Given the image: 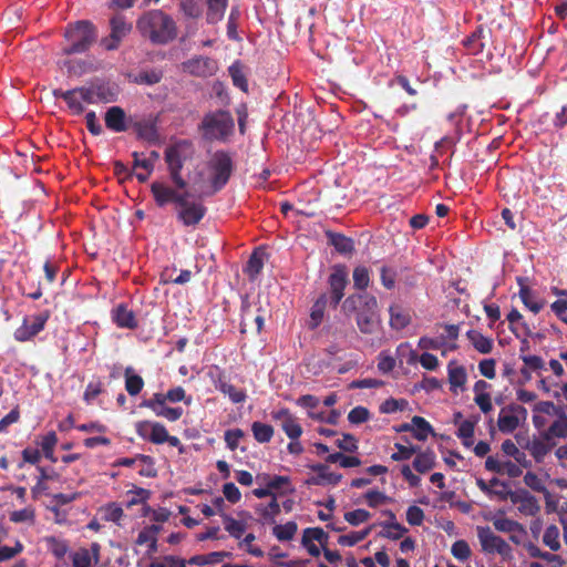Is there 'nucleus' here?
<instances>
[{"label":"nucleus","instance_id":"obj_31","mask_svg":"<svg viewBox=\"0 0 567 567\" xmlns=\"http://www.w3.org/2000/svg\"><path fill=\"white\" fill-rule=\"evenodd\" d=\"M493 526L497 532L501 533H519L526 535V530L523 525L516 520L509 519L504 516H495L492 519Z\"/></svg>","mask_w":567,"mask_h":567},{"label":"nucleus","instance_id":"obj_23","mask_svg":"<svg viewBox=\"0 0 567 567\" xmlns=\"http://www.w3.org/2000/svg\"><path fill=\"white\" fill-rule=\"evenodd\" d=\"M264 485H267L271 493L287 494L293 491L288 476H270L264 474L257 477Z\"/></svg>","mask_w":567,"mask_h":567},{"label":"nucleus","instance_id":"obj_8","mask_svg":"<svg viewBox=\"0 0 567 567\" xmlns=\"http://www.w3.org/2000/svg\"><path fill=\"white\" fill-rule=\"evenodd\" d=\"M536 411L544 412L554 419L543 433L545 440L567 437V415L561 408L550 401H542L536 403Z\"/></svg>","mask_w":567,"mask_h":567},{"label":"nucleus","instance_id":"obj_41","mask_svg":"<svg viewBox=\"0 0 567 567\" xmlns=\"http://www.w3.org/2000/svg\"><path fill=\"white\" fill-rule=\"evenodd\" d=\"M101 516L106 522H112L120 525L121 519L124 517L123 508L116 503H110L100 509Z\"/></svg>","mask_w":567,"mask_h":567},{"label":"nucleus","instance_id":"obj_52","mask_svg":"<svg viewBox=\"0 0 567 567\" xmlns=\"http://www.w3.org/2000/svg\"><path fill=\"white\" fill-rule=\"evenodd\" d=\"M281 429L290 440H297L302 434V427L293 415L281 423Z\"/></svg>","mask_w":567,"mask_h":567},{"label":"nucleus","instance_id":"obj_36","mask_svg":"<svg viewBox=\"0 0 567 567\" xmlns=\"http://www.w3.org/2000/svg\"><path fill=\"white\" fill-rule=\"evenodd\" d=\"M326 306H327V296L326 295H321L313 303V306L311 307V311H310V319H309V327L311 329H316L320 326V323L322 322L323 320V316H324V310H326Z\"/></svg>","mask_w":567,"mask_h":567},{"label":"nucleus","instance_id":"obj_22","mask_svg":"<svg viewBox=\"0 0 567 567\" xmlns=\"http://www.w3.org/2000/svg\"><path fill=\"white\" fill-rule=\"evenodd\" d=\"M386 515L389 516V520L381 523V536L392 540H398L408 533V528L396 522V517L391 511H388Z\"/></svg>","mask_w":567,"mask_h":567},{"label":"nucleus","instance_id":"obj_58","mask_svg":"<svg viewBox=\"0 0 567 567\" xmlns=\"http://www.w3.org/2000/svg\"><path fill=\"white\" fill-rule=\"evenodd\" d=\"M443 346H445L444 337L439 338H430L422 337L419 339L417 347L422 350H440Z\"/></svg>","mask_w":567,"mask_h":567},{"label":"nucleus","instance_id":"obj_10","mask_svg":"<svg viewBox=\"0 0 567 567\" xmlns=\"http://www.w3.org/2000/svg\"><path fill=\"white\" fill-rule=\"evenodd\" d=\"M527 417V410L518 404H509L501 409L497 426L502 433H513Z\"/></svg>","mask_w":567,"mask_h":567},{"label":"nucleus","instance_id":"obj_45","mask_svg":"<svg viewBox=\"0 0 567 567\" xmlns=\"http://www.w3.org/2000/svg\"><path fill=\"white\" fill-rule=\"evenodd\" d=\"M328 534L320 527L306 528L302 533L301 543L317 542L324 547L328 543Z\"/></svg>","mask_w":567,"mask_h":567},{"label":"nucleus","instance_id":"obj_54","mask_svg":"<svg viewBox=\"0 0 567 567\" xmlns=\"http://www.w3.org/2000/svg\"><path fill=\"white\" fill-rule=\"evenodd\" d=\"M164 403L169 401L172 403L184 401L187 405L192 403V398L186 396L185 390L182 386H176L168 390L165 394H163Z\"/></svg>","mask_w":567,"mask_h":567},{"label":"nucleus","instance_id":"obj_3","mask_svg":"<svg viewBox=\"0 0 567 567\" xmlns=\"http://www.w3.org/2000/svg\"><path fill=\"white\" fill-rule=\"evenodd\" d=\"M344 310H355L359 308L355 321L361 333L373 334L381 324L378 313V301L375 297L369 295H353L343 302Z\"/></svg>","mask_w":567,"mask_h":567},{"label":"nucleus","instance_id":"obj_48","mask_svg":"<svg viewBox=\"0 0 567 567\" xmlns=\"http://www.w3.org/2000/svg\"><path fill=\"white\" fill-rule=\"evenodd\" d=\"M507 320L514 333L518 334L519 331L528 333L529 329L523 319L522 313L517 309H512L507 315Z\"/></svg>","mask_w":567,"mask_h":567},{"label":"nucleus","instance_id":"obj_2","mask_svg":"<svg viewBox=\"0 0 567 567\" xmlns=\"http://www.w3.org/2000/svg\"><path fill=\"white\" fill-rule=\"evenodd\" d=\"M53 95L62 99L66 103L69 111L74 115L83 113L87 105L99 102H112L115 99L114 93L104 84H92L68 91L54 90Z\"/></svg>","mask_w":567,"mask_h":567},{"label":"nucleus","instance_id":"obj_37","mask_svg":"<svg viewBox=\"0 0 567 567\" xmlns=\"http://www.w3.org/2000/svg\"><path fill=\"white\" fill-rule=\"evenodd\" d=\"M468 340L471 341L472 346L480 352V353H489L493 349V341L483 336L477 330H470L466 333Z\"/></svg>","mask_w":567,"mask_h":567},{"label":"nucleus","instance_id":"obj_50","mask_svg":"<svg viewBox=\"0 0 567 567\" xmlns=\"http://www.w3.org/2000/svg\"><path fill=\"white\" fill-rule=\"evenodd\" d=\"M327 462L329 463H339L340 466L348 468V467H355L361 464V461L355 456H347L342 453H333L330 454L327 457Z\"/></svg>","mask_w":567,"mask_h":567},{"label":"nucleus","instance_id":"obj_15","mask_svg":"<svg viewBox=\"0 0 567 567\" xmlns=\"http://www.w3.org/2000/svg\"><path fill=\"white\" fill-rule=\"evenodd\" d=\"M511 502L517 506V511L527 517L536 516L540 511L537 498L527 491L508 493Z\"/></svg>","mask_w":567,"mask_h":567},{"label":"nucleus","instance_id":"obj_47","mask_svg":"<svg viewBox=\"0 0 567 567\" xmlns=\"http://www.w3.org/2000/svg\"><path fill=\"white\" fill-rule=\"evenodd\" d=\"M527 449L537 463L543 462L550 451V446L540 440L529 442Z\"/></svg>","mask_w":567,"mask_h":567},{"label":"nucleus","instance_id":"obj_17","mask_svg":"<svg viewBox=\"0 0 567 567\" xmlns=\"http://www.w3.org/2000/svg\"><path fill=\"white\" fill-rule=\"evenodd\" d=\"M348 284V271L343 266H337L333 268L332 274L329 277V286L331 290V302L333 307H337L338 303L344 296V288Z\"/></svg>","mask_w":567,"mask_h":567},{"label":"nucleus","instance_id":"obj_38","mask_svg":"<svg viewBox=\"0 0 567 567\" xmlns=\"http://www.w3.org/2000/svg\"><path fill=\"white\" fill-rule=\"evenodd\" d=\"M434 465L435 454L432 451L420 452L413 461L414 470L421 474L427 473Z\"/></svg>","mask_w":567,"mask_h":567},{"label":"nucleus","instance_id":"obj_18","mask_svg":"<svg viewBox=\"0 0 567 567\" xmlns=\"http://www.w3.org/2000/svg\"><path fill=\"white\" fill-rule=\"evenodd\" d=\"M111 29L110 39L103 40V45L106 50L116 49L121 40L131 31L132 27L122 16H116L111 20Z\"/></svg>","mask_w":567,"mask_h":567},{"label":"nucleus","instance_id":"obj_43","mask_svg":"<svg viewBox=\"0 0 567 567\" xmlns=\"http://www.w3.org/2000/svg\"><path fill=\"white\" fill-rule=\"evenodd\" d=\"M297 529L298 526L295 522H287L286 524L276 525L272 528V534L278 540L287 542L295 537Z\"/></svg>","mask_w":567,"mask_h":567},{"label":"nucleus","instance_id":"obj_32","mask_svg":"<svg viewBox=\"0 0 567 567\" xmlns=\"http://www.w3.org/2000/svg\"><path fill=\"white\" fill-rule=\"evenodd\" d=\"M223 523L226 532L238 540L241 539L247 530V522L245 519H236L229 515H223Z\"/></svg>","mask_w":567,"mask_h":567},{"label":"nucleus","instance_id":"obj_14","mask_svg":"<svg viewBox=\"0 0 567 567\" xmlns=\"http://www.w3.org/2000/svg\"><path fill=\"white\" fill-rule=\"evenodd\" d=\"M142 406L151 409L155 415L164 417L171 422L181 419L184 411L182 408H169L164 403L163 393H155L151 399L145 400Z\"/></svg>","mask_w":567,"mask_h":567},{"label":"nucleus","instance_id":"obj_19","mask_svg":"<svg viewBox=\"0 0 567 567\" xmlns=\"http://www.w3.org/2000/svg\"><path fill=\"white\" fill-rule=\"evenodd\" d=\"M311 470L315 472L313 475L307 478L308 485H337L342 476L341 474L334 473L330 471L329 466L318 464L311 466Z\"/></svg>","mask_w":567,"mask_h":567},{"label":"nucleus","instance_id":"obj_26","mask_svg":"<svg viewBox=\"0 0 567 567\" xmlns=\"http://www.w3.org/2000/svg\"><path fill=\"white\" fill-rule=\"evenodd\" d=\"M257 311H258V313L255 315L251 305H249L246 300L243 301V306H241L243 331H245V328L250 326L251 323L256 324L257 332H260L262 330L265 317L261 313L260 308H258Z\"/></svg>","mask_w":567,"mask_h":567},{"label":"nucleus","instance_id":"obj_28","mask_svg":"<svg viewBox=\"0 0 567 567\" xmlns=\"http://www.w3.org/2000/svg\"><path fill=\"white\" fill-rule=\"evenodd\" d=\"M390 326L392 329L402 330L411 322L410 312L399 305H393L389 309Z\"/></svg>","mask_w":567,"mask_h":567},{"label":"nucleus","instance_id":"obj_21","mask_svg":"<svg viewBox=\"0 0 567 567\" xmlns=\"http://www.w3.org/2000/svg\"><path fill=\"white\" fill-rule=\"evenodd\" d=\"M449 383L453 393L463 392L467 381V373L463 365H458L455 361L447 364Z\"/></svg>","mask_w":567,"mask_h":567},{"label":"nucleus","instance_id":"obj_57","mask_svg":"<svg viewBox=\"0 0 567 567\" xmlns=\"http://www.w3.org/2000/svg\"><path fill=\"white\" fill-rule=\"evenodd\" d=\"M524 483L526 486H528L530 489L538 492V493H545L546 486L544 484L543 478H540L536 473L534 472H527L524 475Z\"/></svg>","mask_w":567,"mask_h":567},{"label":"nucleus","instance_id":"obj_6","mask_svg":"<svg viewBox=\"0 0 567 567\" xmlns=\"http://www.w3.org/2000/svg\"><path fill=\"white\" fill-rule=\"evenodd\" d=\"M194 146L188 141H179L168 146L165 151V159L174 184L183 189L186 182L181 175V171L185 162L189 161L194 155Z\"/></svg>","mask_w":567,"mask_h":567},{"label":"nucleus","instance_id":"obj_20","mask_svg":"<svg viewBox=\"0 0 567 567\" xmlns=\"http://www.w3.org/2000/svg\"><path fill=\"white\" fill-rule=\"evenodd\" d=\"M162 527L159 525H150L144 527L137 535L135 540L138 546L147 547V555H153L157 551V537Z\"/></svg>","mask_w":567,"mask_h":567},{"label":"nucleus","instance_id":"obj_25","mask_svg":"<svg viewBox=\"0 0 567 567\" xmlns=\"http://www.w3.org/2000/svg\"><path fill=\"white\" fill-rule=\"evenodd\" d=\"M152 193L154 198L159 206H164L171 202L178 203V198L183 197V194H178L168 186H165L162 183H153L152 184Z\"/></svg>","mask_w":567,"mask_h":567},{"label":"nucleus","instance_id":"obj_1","mask_svg":"<svg viewBox=\"0 0 567 567\" xmlns=\"http://www.w3.org/2000/svg\"><path fill=\"white\" fill-rule=\"evenodd\" d=\"M233 171L234 161L229 153H212L194 179L195 190L200 197L216 194L228 183Z\"/></svg>","mask_w":567,"mask_h":567},{"label":"nucleus","instance_id":"obj_16","mask_svg":"<svg viewBox=\"0 0 567 567\" xmlns=\"http://www.w3.org/2000/svg\"><path fill=\"white\" fill-rule=\"evenodd\" d=\"M135 431L140 437L154 444H163L166 440V427L153 421H140L135 424Z\"/></svg>","mask_w":567,"mask_h":567},{"label":"nucleus","instance_id":"obj_33","mask_svg":"<svg viewBox=\"0 0 567 567\" xmlns=\"http://www.w3.org/2000/svg\"><path fill=\"white\" fill-rule=\"evenodd\" d=\"M228 551H213L205 555H195L188 559V565L205 566L216 565L221 563L226 557H229Z\"/></svg>","mask_w":567,"mask_h":567},{"label":"nucleus","instance_id":"obj_56","mask_svg":"<svg viewBox=\"0 0 567 567\" xmlns=\"http://www.w3.org/2000/svg\"><path fill=\"white\" fill-rule=\"evenodd\" d=\"M364 499L370 507H378L391 501L389 496L377 489L368 491L364 494Z\"/></svg>","mask_w":567,"mask_h":567},{"label":"nucleus","instance_id":"obj_11","mask_svg":"<svg viewBox=\"0 0 567 567\" xmlns=\"http://www.w3.org/2000/svg\"><path fill=\"white\" fill-rule=\"evenodd\" d=\"M206 208L199 202L188 199V194H183L177 203V217L185 226H195L204 217Z\"/></svg>","mask_w":567,"mask_h":567},{"label":"nucleus","instance_id":"obj_42","mask_svg":"<svg viewBox=\"0 0 567 567\" xmlns=\"http://www.w3.org/2000/svg\"><path fill=\"white\" fill-rule=\"evenodd\" d=\"M371 530H372V527L369 526L361 530L350 532L348 534L340 535L338 537V544L341 546H348V547L354 546L355 544L363 540L371 533Z\"/></svg>","mask_w":567,"mask_h":567},{"label":"nucleus","instance_id":"obj_35","mask_svg":"<svg viewBox=\"0 0 567 567\" xmlns=\"http://www.w3.org/2000/svg\"><path fill=\"white\" fill-rule=\"evenodd\" d=\"M208 10L206 14V20L210 24H215L219 22L227 7V0H206Z\"/></svg>","mask_w":567,"mask_h":567},{"label":"nucleus","instance_id":"obj_30","mask_svg":"<svg viewBox=\"0 0 567 567\" xmlns=\"http://www.w3.org/2000/svg\"><path fill=\"white\" fill-rule=\"evenodd\" d=\"M518 284L520 286L519 298H520L522 302L532 312L538 313L544 307V301L536 299L533 291L527 286L523 285L522 278L518 279Z\"/></svg>","mask_w":567,"mask_h":567},{"label":"nucleus","instance_id":"obj_24","mask_svg":"<svg viewBox=\"0 0 567 567\" xmlns=\"http://www.w3.org/2000/svg\"><path fill=\"white\" fill-rule=\"evenodd\" d=\"M112 318L120 328L134 329L137 327V320L134 312L124 303L118 305L112 311Z\"/></svg>","mask_w":567,"mask_h":567},{"label":"nucleus","instance_id":"obj_9","mask_svg":"<svg viewBox=\"0 0 567 567\" xmlns=\"http://www.w3.org/2000/svg\"><path fill=\"white\" fill-rule=\"evenodd\" d=\"M476 534L484 553L497 554L503 559L513 558V548L509 544L496 535L488 526H477Z\"/></svg>","mask_w":567,"mask_h":567},{"label":"nucleus","instance_id":"obj_13","mask_svg":"<svg viewBox=\"0 0 567 567\" xmlns=\"http://www.w3.org/2000/svg\"><path fill=\"white\" fill-rule=\"evenodd\" d=\"M217 62L208 56L197 55L183 63V70L199 78L212 76L216 73Z\"/></svg>","mask_w":567,"mask_h":567},{"label":"nucleus","instance_id":"obj_61","mask_svg":"<svg viewBox=\"0 0 567 567\" xmlns=\"http://www.w3.org/2000/svg\"><path fill=\"white\" fill-rule=\"evenodd\" d=\"M553 291L558 296V299L551 303V310L557 316H561L567 311V290H559L555 288Z\"/></svg>","mask_w":567,"mask_h":567},{"label":"nucleus","instance_id":"obj_44","mask_svg":"<svg viewBox=\"0 0 567 567\" xmlns=\"http://www.w3.org/2000/svg\"><path fill=\"white\" fill-rule=\"evenodd\" d=\"M251 431H252L255 440L259 443H267L274 436L272 426L269 424H266V423L254 422L251 424Z\"/></svg>","mask_w":567,"mask_h":567},{"label":"nucleus","instance_id":"obj_34","mask_svg":"<svg viewBox=\"0 0 567 567\" xmlns=\"http://www.w3.org/2000/svg\"><path fill=\"white\" fill-rule=\"evenodd\" d=\"M542 540L543 544L550 549V551H558L561 548L559 528L554 524L548 525L544 530Z\"/></svg>","mask_w":567,"mask_h":567},{"label":"nucleus","instance_id":"obj_55","mask_svg":"<svg viewBox=\"0 0 567 567\" xmlns=\"http://www.w3.org/2000/svg\"><path fill=\"white\" fill-rule=\"evenodd\" d=\"M256 536L252 533H248L245 537L239 542V548L248 551L250 555L255 557H261L264 551L254 544Z\"/></svg>","mask_w":567,"mask_h":567},{"label":"nucleus","instance_id":"obj_60","mask_svg":"<svg viewBox=\"0 0 567 567\" xmlns=\"http://www.w3.org/2000/svg\"><path fill=\"white\" fill-rule=\"evenodd\" d=\"M73 567H90L94 561L92 559L91 551L81 548L75 551L72 557Z\"/></svg>","mask_w":567,"mask_h":567},{"label":"nucleus","instance_id":"obj_5","mask_svg":"<svg viewBox=\"0 0 567 567\" xmlns=\"http://www.w3.org/2000/svg\"><path fill=\"white\" fill-rule=\"evenodd\" d=\"M199 130L207 141L225 142L234 133V118L225 111L212 112L204 116Z\"/></svg>","mask_w":567,"mask_h":567},{"label":"nucleus","instance_id":"obj_39","mask_svg":"<svg viewBox=\"0 0 567 567\" xmlns=\"http://www.w3.org/2000/svg\"><path fill=\"white\" fill-rule=\"evenodd\" d=\"M124 377L125 390L127 391V393L133 396L137 395L144 386V381L142 377L134 373V370L131 367L125 369Z\"/></svg>","mask_w":567,"mask_h":567},{"label":"nucleus","instance_id":"obj_64","mask_svg":"<svg viewBox=\"0 0 567 567\" xmlns=\"http://www.w3.org/2000/svg\"><path fill=\"white\" fill-rule=\"evenodd\" d=\"M451 551L458 560H466L471 556V548L465 540H457L452 545Z\"/></svg>","mask_w":567,"mask_h":567},{"label":"nucleus","instance_id":"obj_49","mask_svg":"<svg viewBox=\"0 0 567 567\" xmlns=\"http://www.w3.org/2000/svg\"><path fill=\"white\" fill-rule=\"evenodd\" d=\"M182 11L189 18H198L203 13L202 0H178Z\"/></svg>","mask_w":567,"mask_h":567},{"label":"nucleus","instance_id":"obj_27","mask_svg":"<svg viewBox=\"0 0 567 567\" xmlns=\"http://www.w3.org/2000/svg\"><path fill=\"white\" fill-rule=\"evenodd\" d=\"M214 385L225 395H228L233 403H241L246 400L247 395L244 390L236 389L233 384L227 382L223 377L214 380Z\"/></svg>","mask_w":567,"mask_h":567},{"label":"nucleus","instance_id":"obj_12","mask_svg":"<svg viewBox=\"0 0 567 567\" xmlns=\"http://www.w3.org/2000/svg\"><path fill=\"white\" fill-rule=\"evenodd\" d=\"M48 319L49 313L47 311L24 317L22 324L13 333L14 339L19 342L33 339L44 329Z\"/></svg>","mask_w":567,"mask_h":567},{"label":"nucleus","instance_id":"obj_7","mask_svg":"<svg viewBox=\"0 0 567 567\" xmlns=\"http://www.w3.org/2000/svg\"><path fill=\"white\" fill-rule=\"evenodd\" d=\"M65 39L69 44L63 49L65 54L82 53L95 40V32L87 21H80L65 31Z\"/></svg>","mask_w":567,"mask_h":567},{"label":"nucleus","instance_id":"obj_4","mask_svg":"<svg viewBox=\"0 0 567 567\" xmlns=\"http://www.w3.org/2000/svg\"><path fill=\"white\" fill-rule=\"evenodd\" d=\"M138 28L156 43H166L176 37L175 22L169 16L159 10L145 14L138 21Z\"/></svg>","mask_w":567,"mask_h":567},{"label":"nucleus","instance_id":"obj_40","mask_svg":"<svg viewBox=\"0 0 567 567\" xmlns=\"http://www.w3.org/2000/svg\"><path fill=\"white\" fill-rule=\"evenodd\" d=\"M432 427L430 423L421 417V416H413L411 420V432L417 439L419 441H424L427 439L429 434L431 433Z\"/></svg>","mask_w":567,"mask_h":567},{"label":"nucleus","instance_id":"obj_29","mask_svg":"<svg viewBox=\"0 0 567 567\" xmlns=\"http://www.w3.org/2000/svg\"><path fill=\"white\" fill-rule=\"evenodd\" d=\"M105 124L114 132H124L126 130L124 111L118 106L109 109L105 114Z\"/></svg>","mask_w":567,"mask_h":567},{"label":"nucleus","instance_id":"obj_46","mask_svg":"<svg viewBox=\"0 0 567 567\" xmlns=\"http://www.w3.org/2000/svg\"><path fill=\"white\" fill-rule=\"evenodd\" d=\"M262 267H264V252L255 251L250 256L245 271L249 276L250 279H256V277L260 274Z\"/></svg>","mask_w":567,"mask_h":567},{"label":"nucleus","instance_id":"obj_53","mask_svg":"<svg viewBox=\"0 0 567 567\" xmlns=\"http://www.w3.org/2000/svg\"><path fill=\"white\" fill-rule=\"evenodd\" d=\"M137 134L147 142H156L158 134L155 125L151 122H143L137 125Z\"/></svg>","mask_w":567,"mask_h":567},{"label":"nucleus","instance_id":"obj_62","mask_svg":"<svg viewBox=\"0 0 567 567\" xmlns=\"http://www.w3.org/2000/svg\"><path fill=\"white\" fill-rule=\"evenodd\" d=\"M395 368V359L388 352L382 351L378 355V369L382 373H389Z\"/></svg>","mask_w":567,"mask_h":567},{"label":"nucleus","instance_id":"obj_59","mask_svg":"<svg viewBox=\"0 0 567 567\" xmlns=\"http://www.w3.org/2000/svg\"><path fill=\"white\" fill-rule=\"evenodd\" d=\"M371 517V514L365 509H354L352 512H348L344 514V519L354 526H358L367 520H369Z\"/></svg>","mask_w":567,"mask_h":567},{"label":"nucleus","instance_id":"obj_63","mask_svg":"<svg viewBox=\"0 0 567 567\" xmlns=\"http://www.w3.org/2000/svg\"><path fill=\"white\" fill-rule=\"evenodd\" d=\"M370 277L365 267H357L353 270V284L357 289H365L369 286Z\"/></svg>","mask_w":567,"mask_h":567},{"label":"nucleus","instance_id":"obj_51","mask_svg":"<svg viewBox=\"0 0 567 567\" xmlns=\"http://www.w3.org/2000/svg\"><path fill=\"white\" fill-rule=\"evenodd\" d=\"M234 85L243 91H247L248 83L239 63H234L228 69Z\"/></svg>","mask_w":567,"mask_h":567}]
</instances>
